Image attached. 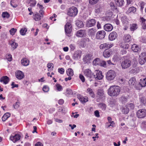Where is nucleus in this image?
Returning <instances> with one entry per match:
<instances>
[{"mask_svg": "<svg viewBox=\"0 0 146 146\" xmlns=\"http://www.w3.org/2000/svg\"><path fill=\"white\" fill-rule=\"evenodd\" d=\"M83 73L90 81L101 80L104 77L102 74V72L98 70H96L94 73L90 69H86L84 71Z\"/></svg>", "mask_w": 146, "mask_h": 146, "instance_id": "1", "label": "nucleus"}, {"mask_svg": "<svg viewBox=\"0 0 146 146\" xmlns=\"http://www.w3.org/2000/svg\"><path fill=\"white\" fill-rule=\"evenodd\" d=\"M121 89L117 86L113 85L111 86L108 89V93L111 97H117L120 93Z\"/></svg>", "mask_w": 146, "mask_h": 146, "instance_id": "2", "label": "nucleus"}, {"mask_svg": "<svg viewBox=\"0 0 146 146\" xmlns=\"http://www.w3.org/2000/svg\"><path fill=\"white\" fill-rule=\"evenodd\" d=\"M116 76V73L114 70H110L107 73L106 78L108 80H112L114 79Z\"/></svg>", "mask_w": 146, "mask_h": 146, "instance_id": "3", "label": "nucleus"}, {"mask_svg": "<svg viewBox=\"0 0 146 146\" xmlns=\"http://www.w3.org/2000/svg\"><path fill=\"white\" fill-rule=\"evenodd\" d=\"M78 10L75 7H72L69 8L67 14L71 17H75L77 14Z\"/></svg>", "mask_w": 146, "mask_h": 146, "instance_id": "4", "label": "nucleus"}, {"mask_svg": "<svg viewBox=\"0 0 146 146\" xmlns=\"http://www.w3.org/2000/svg\"><path fill=\"white\" fill-rule=\"evenodd\" d=\"M131 64V61L129 59H125L121 62V66L123 69H127L130 67Z\"/></svg>", "mask_w": 146, "mask_h": 146, "instance_id": "5", "label": "nucleus"}, {"mask_svg": "<svg viewBox=\"0 0 146 146\" xmlns=\"http://www.w3.org/2000/svg\"><path fill=\"white\" fill-rule=\"evenodd\" d=\"M129 84L133 88H135L138 90L140 89V88L138 86V84L136 82L135 78L134 77L130 79L129 80Z\"/></svg>", "mask_w": 146, "mask_h": 146, "instance_id": "6", "label": "nucleus"}, {"mask_svg": "<svg viewBox=\"0 0 146 146\" xmlns=\"http://www.w3.org/2000/svg\"><path fill=\"white\" fill-rule=\"evenodd\" d=\"M137 117L140 119L143 118L146 116V110L144 109L139 110L136 113Z\"/></svg>", "mask_w": 146, "mask_h": 146, "instance_id": "7", "label": "nucleus"}, {"mask_svg": "<svg viewBox=\"0 0 146 146\" xmlns=\"http://www.w3.org/2000/svg\"><path fill=\"white\" fill-rule=\"evenodd\" d=\"M139 61L141 65L144 64L146 61V54L145 52L142 53L139 56Z\"/></svg>", "mask_w": 146, "mask_h": 146, "instance_id": "8", "label": "nucleus"}, {"mask_svg": "<svg viewBox=\"0 0 146 146\" xmlns=\"http://www.w3.org/2000/svg\"><path fill=\"white\" fill-rule=\"evenodd\" d=\"M106 32L104 31H101L97 32L96 35V38L97 39H102L105 37Z\"/></svg>", "mask_w": 146, "mask_h": 146, "instance_id": "9", "label": "nucleus"}, {"mask_svg": "<svg viewBox=\"0 0 146 146\" xmlns=\"http://www.w3.org/2000/svg\"><path fill=\"white\" fill-rule=\"evenodd\" d=\"M39 12V14L37 12H36L34 15V19L36 21H38L40 20L41 18L43 17L44 14V11L40 10Z\"/></svg>", "mask_w": 146, "mask_h": 146, "instance_id": "10", "label": "nucleus"}, {"mask_svg": "<svg viewBox=\"0 0 146 146\" xmlns=\"http://www.w3.org/2000/svg\"><path fill=\"white\" fill-rule=\"evenodd\" d=\"M71 24L70 23H67L65 26V31L67 34H70L72 31V28Z\"/></svg>", "mask_w": 146, "mask_h": 146, "instance_id": "11", "label": "nucleus"}, {"mask_svg": "<svg viewBox=\"0 0 146 146\" xmlns=\"http://www.w3.org/2000/svg\"><path fill=\"white\" fill-rule=\"evenodd\" d=\"M113 46V44L107 42L101 44L100 45V47L101 49L103 50L106 48H110Z\"/></svg>", "mask_w": 146, "mask_h": 146, "instance_id": "12", "label": "nucleus"}, {"mask_svg": "<svg viewBox=\"0 0 146 146\" xmlns=\"http://www.w3.org/2000/svg\"><path fill=\"white\" fill-rule=\"evenodd\" d=\"M15 76L19 80L23 79L25 77L24 73L20 70H18L16 72Z\"/></svg>", "mask_w": 146, "mask_h": 146, "instance_id": "13", "label": "nucleus"}, {"mask_svg": "<svg viewBox=\"0 0 146 146\" xmlns=\"http://www.w3.org/2000/svg\"><path fill=\"white\" fill-rule=\"evenodd\" d=\"M96 22V21L94 19L88 20L86 21V26L88 27L93 26L95 25Z\"/></svg>", "mask_w": 146, "mask_h": 146, "instance_id": "14", "label": "nucleus"}, {"mask_svg": "<svg viewBox=\"0 0 146 146\" xmlns=\"http://www.w3.org/2000/svg\"><path fill=\"white\" fill-rule=\"evenodd\" d=\"M117 37V33L115 31L112 32L110 33L109 36V39L111 41L116 39Z\"/></svg>", "mask_w": 146, "mask_h": 146, "instance_id": "15", "label": "nucleus"}, {"mask_svg": "<svg viewBox=\"0 0 146 146\" xmlns=\"http://www.w3.org/2000/svg\"><path fill=\"white\" fill-rule=\"evenodd\" d=\"M81 56V52L80 50L76 51L74 53L73 57L75 60H78L80 58Z\"/></svg>", "mask_w": 146, "mask_h": 146, "instance_id": "16", "label": "nucleus"}, {"mask_svg": "<svg viewBox=\"0 0 146 146\" xmlns=\"http://www.w3.org/2000/svg\"><path fill=\"white\" fill-rule=\"evenodd\" d=\"M20 138V135L18 134H16L15 135L11 136L10 138L13 142L15 143L17 141L19 140Z\"/></svg>", "mask_w": 146, "mask_h": 146, "instance_id": "17", "label": "nucleus"}, {"mask_svg": "<svg viewBox=\"0 0 146 146\" xmlns=\"http://www.w3.org/2000/svg\"><path fill=\"white\" fill-rule=\"evenodd\" d=\"M86 35V31L85 30H80L78 31L76 33V36L78 37H82L85 36Z\"/></svg>", "mask_w": 146, "mask_h": 146, "instance_id": "18", "label": "nucleus"}, {"mask_svg": "<svg viewBox=\"0 0 146 146\" xmlns=\"http://www.w3.org/2000/svg\"><path fill=\"white\" fill-rule=\"evenodd\" d=\"M112 54V52L111 50L106 49L103 52V55L105 58L110 57Z\"/></svg>", "mask_w": 146, "mask_h": 146, "instance_id": "19", "label": "nucleus"}, {"mask_svg": "<svg viewBox=\"0 0 146 146\" xmlns=\"http://www.w3.org/2000/svg\"><path fill=\"white\" fill-rule=\"evenodd\" d=\"M96 31V29L95 28H92L89 29L88 30V35L91 37H94Z\"/></svg>", "mask_w": 146, "mask_h": 146, "instance_id": "20", "label": "nucleus"}, {"mask_svg": "<svg viewBox=\"0 0 146 146\" xmlns=\"http://www.w3.org/2000/svg\"><path fill=\"white\" fill-rule=\"evenodd\" d=\"M97 94L98 99H102L105 97L104 92L103 90H98V91Z\"/></svg>", "mask_w": 146, "mask_h": 146, "instance_id": "21", "label": "nucleus"}, {"mask_svg": "<svg viewBox=\"0 0 146 146\" xmlns=\"http://www.w3.org/2000/svg\"><path fill=\"white\" fill-rule=\"evenodd\" d=\"M77 98L82 103H85L88 101V98L87 97H83L79 95L77 96Z\"/></svg>", "mask_w": 146, "mask_h": 146, "instance_id": "22", "label": "nucleus"}, {"mask_svg": "<svg viewBox=\"0 0 146 146\" xmlns=\"http://www.w3.org/2000/svg\"><path fill=\"white\" fill-rule=\"evenodd\" d=\"M104 29L106 31H111L113 29V27L110 24H106L104 26Z\"/></svg>", "mask_w": 146, "mask_h": 146, "instance_id": "23", "label": "nucleus"}, {"mask_svg": "<svg viewBox=\"0 0 146 146\" xmlns=\"http://www.w3.org/2000/svg\"><path fill=\"white\" fill-rule=\"evenodd\" d=\"M0 81L1 82H3L4 84H6L9 82V79L7 76H5L1 78Z\"/></svg>", "mask_w": 146, "mask_h": 146, "instance_id": "24", "label": "nucleus"}, {"mask_svg": "<svg viewBox=\"0 0 146 146\" xmlns=\"http://www.w3.org/2000/svg\"><path fill=\"white\" fill-rule=\"evenodd\" d=\"M131 48L134 52H139L141 51L140 48L136 44L133 45L131 47Z\"/></svg>", "mask_w": 146, "mask_h": 146, "instance_id": "25", "label": "nucleus"}, {"mask_svg": "<svg viewBox=\"0 0 146 146\" xmlns=\"http://www.w3.org/2000/svg\"><path fill=\"white\" fill-rule=\"evenodd\" d=\"M146 86V78L143 80H141L140 82L138 83V86L140 88L142 87H145Z\"/></svg>", "mask_w": 146, "mask_h": 146, "instance_id": "26", "label": "nucleus"}, {"mask_svg": "<svg viewBox=\"0 0 146 146\" xmlns=\"http://www.w3.org/2000/svg\"><path fill=\"white\" fill-rule=\"evenodd\" d=\"M92 55L91 54H87L84 57L83 60L86 63L89 62L91 59Z\"/></svg>", "mask_w": 146, "mask_h": 146, "instance_id": "27", "label": "nucleus"}, {"mask_svg": "<svg viewBox=\"0 0 146 146\" xmlns=\"http://www.w3.org/2000/svg\"><path fill=\"white\" fill-rule=\"evenodd\" d=\"M21 64L25 66H27L29 65V60L26 58H23L21 61Z\"/></svg>", "mask_w": 146, "mask_h": 146, "instance_id": "28", "label": "nucleus"}, {"mask_svg": "<svg viewBox=\"0 0 146 146\" xmlns=\"http://www.w3.org/2000/svg\"><path fill=\"white\" fill-rule=\"evenodd\" d=\"M132 40L131 36L128 34H126L123 37L124 40L127 42H129Z\"/></svg>", "mask_w": 146, "mask_h": 146, "instance_id": "29", "label": "nucleus"}, {"mask_svg": "<svg viewBox=\"0 0 146 146\" xmlns=\"http://www.w3.org/2000/svg\"><path fill=\"white\" fill-rule=\"evenodd\" d=\"M115 1L116 5L119 7H121L124 4V0H115Z\"/></svg>", "mask_w": 146, "mask_h": 146, "instance_id": "30", "label": "nucleus"}, {"mask_svg": "<svg viewBox=\"0 0 146 146\" xmlns=\"http://www.w3.org/2000/svg\"><path fill=\"white\" fill-rule=\"evenodd\" d=\"M121 21L124 25H126L128 23V19L125 16H123L121 18Z\"/></svg>", "mask_w": 146, "mask_h": 146, "instance_id": "31", "label": "nucleus"}, {"mask_svg": "<svg viewBox=\"0 0 146 146\" xmlns=\"http://www.w3.org/2000/svg\"><path fill=\"white\" fill-rule=\"evenodd\" d=\"M67 75L69 76H72L74 75L73 71L71 68H69L66 70Z\"/></svg>", "mask_w": 146, "mask_h": 146, "instance_id": "32", "label": "nucleus"}, {"mask_svg": "<svg viewBox=\"0 0 146 146\" xmlns=\"http://www.w3.org/2000/svg\"><path fill=\"white\" fill-rule=\"evenodd\" d=\"M119 45L121 47L124 49H128L129 47V46L128 44L124 42L121 43L119 44Z\"/></svg>", "mask_w": 146, "mask_h": 146, "instance_id": "33", "label": "nucleus"}, {"mask_svg": "<svg viewBox=\"0 0 146 146\" xmlns=\"http://www.w3.org/2000/svg\"><path fill=\"white\" fill-rule=\"evenodd\" d=\"M76 25L79 28H81L84 26V24L83 22L80 21L78 20L76 21Z\"/></svg>", "mask_w": 146, "mask_h": 146, "instance_id": "34", "label": "nucleus"}, {"mask_svg": "<svg viewBox=\"0 0 146 146\" xmlns=\"http://www.w3.org/2000/svg\"><path fill=\"white\" fill-rule=\"evenodd\" d=\"M136 11V9L134 7H129L127 11V13H134Z\"/></svg>", "mask_w": 146, "mask_h": 146, "instance_id": "35", "label": "nucleus"}, {"mask_svg": "<svg viewBox=\"0 0 146 146\" xmlns=\"http://www.w3.org/2000/svg\"><path fill=\"white\" fill-rule=\"evenodd\" d=\"M101 60L99 58H97L95 59L93 62V65L96 66L97 65H100Z\"/></svg>", "mask_w": 146, "mask_h": 146, "instance_id": "36", "label": "nucleus"}, {"mask_svg": "<svg viewBox=\"0 0 146 146\" xmlns=\"http://www.w3.org/2000/svg\"><path fill=\"white\" fill-rule=\"evenodd\" d=\"M10 116V114L9 113H5L2 118V120L3 121H5Z\"/></svg>", "mask_w": 146, "mask_h": 146, "instance_id": "37", "label": "nucleus"}, {"mask_svg": "<svg viewBox=\"0 0 146 146\" xmlns=\"http://www.w3.org/2000/svg\"><path fill=\"white\" fill-rule=\"evenodd\" d=\"M137 28V25L136 24H132L130 25V29L131 31H134Z\"/></svg>", "mask_w": 146, "mask_h": 146, "instance_id": "38", "label": "nucleus"}, {"mask_svg": "<svg viewBox=\"0 0 146 146\" xmlns=\"http://www.w3.org/2000/svg\"><path fill=\"white\" fill-rule=\"evenodd\" d=\"M16 0H11L10 4L13 7H16L17 6V4Z\"/></svg>", "mask_w": 146, "mask_h": 146, "instance_id": "39", "label": "nucleus"}, {"mask_svg": "<svg viewBox=\"0 0 146 146\" xmlns=\"http://www.w3.org/2000/svg\"><path fill=\"white\" fill-rule=\"evenodd\" d=\"M121 110L122 112L125 114H127L129 111V108L125 106L122 108Z\"/></svg>", "mask_w": 146, "mask_h": 146, "instance_id": "40", "label": "nucleus"}, {"mask_svg": "<svg viewBox=\"0 0 146 146\" xmlns=\"http://www.w3.org/2000/svg\"><path fill=\"white\" fill-rule=\"evenodd\" d=\"M139 69L137 68H134L130 70L129 72L132 74H136L139 72Z\"/></svg>", "mask_w": 146, "mask_h": 146, "instance_id": "41", "label": "nucleus"}, {"mask_svg": "<svg viewBox=\"0 0 146 146\" xmlns=\"http://www.w3.org/2000/svg\"><path fill=\"white\" fill-rule=\"evenodd\" d=\"M27 31V29L26 28H24L21 29L20 31V34L22 35H25L26 34V33Z\"/></svg>", "mask_w": 146, "mask_h": 146, "instance_id": "42", "label": "nucleus"}, {"mask_svg": "<svg viewBox=\"0 0 146 146\" xmlns=\"http://www.w3.org/2000/svg\"><path fill=\"white\" fill-rule=\"evenodd\" d=\"M2 17L3 18H8L10 17L9 14L7 12H3L2 14Z\"/></svg>", "mask_w": 146, "mask_h": 146, "instance_id": "43", "label": "nucleus"}, {"mask_svg": "<svg viewBox=\"0 0 146 146\" xmlns=\"http://www.w3.org/2000/svg\"><path fill=\"white\" fill-rule=\"evenodd\" d=\"M99 106L102 109V110L104 111L106 110V105L104 103H100L99 104Z\"/></svg>", "mask_w": 146, "mask_h": 146, "instance_id": "44", "label": "nucleus"}, {"mask_svg": "<svg viewBox=\"0 0 146 146\" xmlns=\"http://www.w3.org/2000/svg\"><path fill=\"white\" fill-rule=\"evenodd\" d=\"M87 90L89 92L90 95L92 97L94 98V94L92 90L90 88H88Z\"/></svg>", "mask_w": 146, "mask_h": 146, "instance_id": "45", "label": "nucleus"}, {"mask_svg": "<svg viewBox=\"0 0 146 146\" xmlns=\"http://www.w3.org/2000/svg\"><path fill=\"white\" fill-rule=\"evenodd\" d=\"M47 67L48 69V70H52L54 67V65L52 63H49L47 64Z\"/></svg>", "mask_w": 146, "mask_h": 146, "instance_id": "46", "label": "nucleus"}, {"mask_svg": "<svg viewBox=\"0 0 146 146\" xmlns=\"http://www.w3.org/2000/svg\"><path fill=\"white\" fill-rule=\"evenodd\" d=\"M9 44L10 45H11L12 48H13V49L16 48L18 46L17 44L15 42H12V43L10 42Z\"/></svg>", "mask_w": 146, "mask_h": 146, "instance_id": "47", "label": "nucleus"}, {"mask_svg": "<svg viewBox=\"0 0 146 146\" xmlns=\"http://www.w3.org/2000/svg\"><path fill=\"white\" fill-rule=\"evenodd\" d=\"M99 0H89V3L92 5H94L97 3Z\"/></svg>", "mask_w": 146, "mask_h": 146, "instance_id": "48", "label": "nucleus"}, {"mask_svg": "<svg viewBox=\"0 0 146 146\" xmlns=\"http://www.w3.org/2000/svg\"><path fill=\"white\" fill-rule=\"evenodd\" d=\"M17 31V29H16L12 28L9 31L11 35H13L15 34V33Z\"/></svg>", "mask_w": 146, "mask_h": 146, "instance_id": "49", "label": "nucleus"}, {"mask_svg": "<svg viewBox=\"0 0 146 146\" xmlns=\"http://www.w3.org/2000/svg\"><path fill=\"white\" fill-rule=\"evenodd\" d=\"M100 66L106 67V62L104 60H101Z\"/></svg>", "mask_w": 146, "mask_h": 146, "instance_id": "50", "label": "nucleus"}, {"mask_svg": "<svg viewBox=\"0 0 146 146\" xmlns=\"http://www.w3.org/2000/svg\"><path fill=\"white\" fill-rule=\"evenodd\" d=\"M120 100L123 103H125L127 102V98L123 96L120 98Z\"/></svg>", "mask_w": 146, "mask_h": 146, "instance_id": "51", "label": "nucleus"}, {"mask_svg": "<svg viewBox=\"0 0 146 146\" xmlns=\"http://www.w3.org/2000/svg\"><path fill=\"white\" fill-rule=\"evenodd\" d=\"M42 90L44 92H47L49 91V88L48 86H44Z\"/></svg>", "mask_w": 146, "mask_h": 146, "instance_id": "52", "label": "nucleus"}, {"mask_svg": "<svg viewBox=\"0 0 146 146\" xmlns=\"http://www.w3.org/2000/svg\"><path fill=\"white\" fill-rule=\"evenodd\" d=\"M32 2H31L30 6L31 7H34L36 4V1L35 0H31Z\"/></svg>", "mask_w": 146, "mask_h": 146, "instance_id": "53", "label": "nucleus"}, {"mask_svg": "<svg viewBox=\"0 0 146 146\" xmlns=\"http://www.w3.org/2000/svg\"><path fill=\"white\" fill-rule=\"evenodd\" d=\"M102 10V8L100 7H99L98 8H97L95 9V12L96 13H99L101 12Z\"/></svg>", "mask_w": 146, "mask_h": 146, "instance_id": "54", "label": "nucleus"}, {"mask_svg": "<svg viewBox=\"0 0 146 146\" xmlns=\"http://www.w3.org/2000/svg\"><path fill=\"white\" fill-rule=\"evenodd\" d=\"M13 106L15 109H17L18 108L19 106V102L18 101L17 102L13 104Z\"/></svg>", "mask_w": 146, "mask_h": 146, "instance_id": "55", "label": "nucleus"}, {"mask_svg": "<svg viewBox=\"0 0 146 146\" xmlns=\"http://www.w3.org/2000/svg\"><path fill=\"white\" fill-rule=\"evenodd\" d=\"M141 127L142 128H146V121H143L142 122L141 124Z\"/></svg>", "mask_w": 146, "mask_h": 146, "instance_id": "56", "label": "nucleus"}, {"mask_svg": "<svg viewBox=\"0 0 146 146\" xmlns=\"http://www.w3.org/2000/svg\"><path fill=\"white\" fill-rule=\"evenodd\" d=\"M66 95L67 96H69L72 94V91L70 89H67L66 92Z\"/></svg>", "mask_w": 146, "mask_h": 146, "instance_id": "57", "label": "nucleus"}, {"mask_svg": "<svg viewBox=\"0 0 146 146\" xmlns=\"http://www.w3.org/2000/svg\"><path fill=\"white\" fill-rule=\"evenodd\" d=\"M7 58L8 60L9 61H11L12 60V57L11 55L10 54H9L7 55Z\"/></svg>", "mask_w": 146, "mask_h": 146, "instance_id": "58", "label": "nucleus"}, {"mask_svg": "<svg viewBox=\"0 0 146 146\" xmlns=\"http://www.w3.org/2000/svg\"><path fill=\"white\" fill-rule=\"evenodd\" d=\"M116 101L115 100H112L110 101V104L111 106L113 107L115 104Z\"/></svg>", "mask_w": 146, "mask_h": 146, "instance_id": "59", "label": "nucleus"}, {"mask_svg": "<svg viewBox=\"0 0 146 146\" xmlns=\"http://www.w3.org/2000/svg\"><path fill=\"white\" fill-rule=\"evenodd\" d=\"M79 78L83 82H85V79L84 76L82 75L81 74H80Z\"/></svg>", "mask_w": 146, "mask_h": 146, "instance_id": "60", "label": "nucleus"}, {"mask_svg": "<svg viewBox=\"0 0 146 146\" xmlns=\"http://www.w3.org/2000/svg\"><path fill=\"white\" fill-rule=\"evenodd\" d=\"M58 72L61 74H63L64 72V69L62 68H59L58 69Z\"/></svg>", "mask_w": 146, "mask_h": 146, "instance_id": "61", "label": "nucleus"}, {"mask_svg": "<svg viewBox=\"0 0 146 146\" xmlns=\"http://www.w3.org/2000/svg\"><path fill=\"white\" fill-rule=\"evenodd\" d=\"M12 86V88H13L15 87L18 88L19 87V85L17 84H15V82H12L11 84Z\"/></svg>", "mask_w": 146, "mask_h": 146, "instance_id": "62", "label": "nucleus"}, {"mask_svg": "<svg viewBox=\"0 0 146 146\" xmlns=\"http://www.w3.org/2000/svg\"><path fill=\"white\" fill-rule=\"evenodd\" d=\"M57 89L59 91H60L62 90V86L59 84H57L56 85Z\"/></svg>", "mask_w": 146, "mask_h": 146, "instance_id": "63", "label": "nucleus"}, {"mask_svg": "<svg viewBox=\"0 0 146 146\" xmlns=\"http://www.w3.org/2000/svg\"><path fill=\"white\" fill-rule=\"evenodd\" d=\"M140 41L143 43H146V38L145 37H141V38Z\"/></svg>", "mask_w": 146, "mask_h": 146, "instance_id": "64", "label": "nucleus"}]
</instances>
